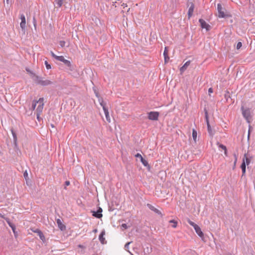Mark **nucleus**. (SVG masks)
I'll return each mask as SVG.
<instances>
[{"mask_svg": "<svg viewBox=\"0 0 255 255\" xmlns=\"http://www.w3.org/2000/svg\"><path fill=\"white\" fill-rule=\"evenodd\" d=\"M44 106V99L40 98L37 101H33L30 109L32 111L36 110V113L41 114Z\"/></svg>", "mask_w": 255, "mask_h": 255, "instance_id": "obj_1", "label": "nucleus"}, {"mask_svg": "<svg viewBox=\"0 0 255 255\" xmlns=\"http://www.w3.org/2000/svg\"><path fill=\"white\" fill-rule=\"evenodd\" d=\"M32 78L34 81L37 84L40 85L41 86H48L52 84V81L48 79H44L43 78L36 75H33Z\"/></svg>", "mask_w": 255, "mask_h": 255, "instance_id": "obj_2", "label": "nucleus"}, {"mask_svg": "<svg viewBox=\"0 0 255 255\" xmlns=\"http://www.w3.org/2000/svg\"><path fill=\"white\" fill-rule=\"evenodd\" d=\"M217 10L219 18H226L231 16L229 14L224 10L221 3L217 4Z\"/></svg>", "mask_w": 255, "mask_h": 255, "instance_id": "obj_3", "label": "nucleus"}, {"mask_svg": "<svg viewBox=\"0 0 255 255\" xmlns=\"http://www.w3.org/2000/svg\"><path fill=\"white\" fill-rule=\"evenodd\" d=\"M242 114L248 123H250L252 120L251 111L249 108L245 109L242 107Z\"/></svg>", "mask_w": 255, "mask_h": 255, "instance_id": "obj_4", "label": "nucleus"}, {"mask_svg": "<svg viewBox=\"0 0 255 255\" xmlns=\"http://www.w3.org/2000/svg\"><path fill=\"white\" fill-rule=\"evenodd\" d=\"M159 117V113L157 112H150L148 113V118L152 121H156Z\"/></svg>", "mask_w": 255, "mask_h": 255, "instance_id": "obj_5", "label": "nucleus"}, {"mask_svg": "<svg viewBox=\"0 0 255 255\" xmlns=\"http://www.w3.org/2000/svg\"><path fill=\"white\" fill-rule=\"evenodd\" d=\"M199 22H200L201 27L202 28H205L207 31H209L210 29V25L206 23V21L203 19H200L199 20Z\"/></svg>", "mask_w": 255, "mask_h": 255, "instance_id": "obj_6", "label": "nucleus"}, {"mask_svg": "<svg viewBox=\"0 0 255 255\" xmlns=\"http://www.w3.org/2000/svg\"><path fill=\"white\" fill-rule=\"evenodd\" d=\"M102 209L101 208L99 207L97 212L93 211L92 212V215L97 218H101L102 217Z\"/></svg>", "mask_w": 255, "mask_h": 255, "instance_id": "obj_7", "label": "nucleus"}, {"mask_svg": "<svg viewBox=\"0 0 255 255\" xmlns=\"http://www.w3.org/2000/svg\"><path fill=\"white\" fill-rule=\"evenodd\" d=\"M20 19L21 21L20 23V26L22 29H24L25 28L26 20L24 14H22L20 15Z\"/></svg>", "mask_w": 255, "mask_h": 255, "instance_id": "obj_8", "label": "nucleus"}, {"mask_svg": "<svg viewBox=\"0 0 255 255\" xmlns=\"http://www.w3.org/2000/svg\"><path fill=\"white\" fill-rule=\"evenodd\" d=\"M147 206L151 210L153 211L156 214L160 215L161 216H162V214L161 212L158 209H156L154 206H153L152 205H151L150 204H147Z\"/></svg>", "mask_w": 255, "mask_h": 255, "instance_id": "obj_9", "label": "nucleus"}, {"mask_svg": "<svg viewBox=\"0 0 255 255\" xmlns=\"http://www.w3.org/2000/svg\"><path fill=\"white\" fill-rule=\"evenodd\" d=\"M135 156L137 158H139L140 160V161L141 162V163L143 164V165L145 166H147L148 165V162L145 160L144 159H143V158L142 157V156H141V155L139 153H137Z\"/></svg>", "mask_w": 255, "mask_h": 255, "instance_id": "obj_10", "label": "nucleus"}, {"mask_svg": "<svg viewBox=\"0 0 255 255\" xmlns=\"http://www.w3.org/2000/svg\"><path fill=\"white\" fill-rule=\"evenodd\" d=\"M205 118L206 121L207 125V128H208V131L210 134H211L212 130L209 124V119H208V113L207 111L205 112Z\"/></svg>", "mask_w": 255, "mask_h": 255, "instance_id": "obj_11", "label": "nucleus"}, {"mask_svg": "<svg viewBox=\"0 0 255 255\" xmlns=\"http://www.w3.org/2000/svg\"><path fill=\"white\" fill-rule=\"evenodd\" d=\"M194 5L193 3H192L191 6H190V7L189 8L188 11V18H190L192 16L193 11H194Z\"/></svg>", "mask_w": 255, "mask_h": 255, "instance_id": "obj_12", "label": "nucleus"}, {"mask_svg": "<svg viewBox=\"0 0 255 255\" xmlns=\"http://www.w3.org/2000/svg\"><path fill=\"white\" fill-rule=\"evenodd\" d=\"M56 222L57 223L58 227L61 231H64L65 230V229H66L65 226L62 224L61 221L59 219H58L56 220Z\"/></svg>", "mask_w": 255, "mask_h": 255, "instance_id": "obj_13", "label": "nucleus"}, {"mask_svg": "<svg viewBox=\"0 0 255 255\" xmlns=\"http://www.w3.org/2000/svg\"><path fill=\"white\" fill-rule=\"evenodd\" d=\"M195 231L197 234L201 238H203L204 237V234L203 232L201 231V228L199 226L196 227V228H195Z\"/></svg>", "mask_w": 255, "mask_h": 255, "instance_id": "obj_14", "label": "nucleus"}, {"mask_svg": "<svg viewBox=\"0 0 255 255\" xmlns=\"http://www.w3.org/2000/svg\"><path fill=\"white\" fill-rule=\"evenodd\" d=\"M190 64V61H187L182 67H181L180 69V71L181 72H183L187 68L188 66Z\"/></svg>", "mask_w": 255, "mask_h": 255, "instance_id": "obj_15", "label": "nucleus"}, {"mask_svg": "<svg viewBox=\"0 0 255 255\" xmlns=\"http://www.w3.org/2000/svg\"><path fill=\"white\" fill-rule=\"evenodd\" d=\"M104 235H105V232L102 231L101 232V233L100 234V235L99 236V238L100 241L101 242V243L102 244H104L106 243L105 239L104 238Z\"/></svg>", "mask_w": 255, "mask_h": 255, "instance_id": "obj_16", "label": "nucleus"}, {"mask_svg": "<svg viewBox=\"0 0 255 255\" xmlns=\"http://www.w3.org/2000/svg\"><path fill=\"white\" fill-rule=\"evenodd\" d=\"M99 102L100 105L102 107L104 111H105V109H108L107 107H106V104L104 102L102 98H99Z\"/></svg>", "mask_w": 255, "mask_h": 255, "instance_id": "obj_17", "label": "nucleus"}, {"mask_svg": "<svg viewBox=\"0 0 255 255\" xmlns=\"http://www.w3.org/2000/svg\"><path fill=\"white\" fill-rule=\"evenodd\" d=\"M104 113H105V115L107 121L109 123H110L111 122V119H110V117L108 109H105Z\"/></svg>", "mask_w": 255, "mask_h": 255, "instance_id": "obj_18", "label": "nucleus"}, {"mask_svg": "<svg viewBox=\"0 0 255 255\" xmlns=\"http://www.w3.org/2000/svg\"><path fill=\"white\" fill-rule=\"evenodd\" d=\"M66 66L69 68L70 70H72V65L71 62L69 60L65 59L63 62Z\"/></svg>", "mask_w": 255, "mask_h": 255, "instance_id": "obj_19", "label": "nucleus"}, {"mask_svg": "<svg viewBox=\"0 0 255 255\" xmlns=\"http://www.w3.org/2000/svg\"><path fill=\"white\" fill-rule=\"evenodd\" d=\"M241 168L242 170L243 174L244 175L246 172V163L245 161V159H243V161L241 164Z\"/></svg>", "mask_w": 255, "mask_h": 255, "instance_id": "obj_20", "label": "nucleus"}, {"mask_svg": "<svg viewBox=\"0 0 255 255\" xmlns=\"http://www.w3.org/2000/svg\"><path fill=\"white\" fill-rule=\"evenodd\" d=\"M192 137L194 141L196 142L197 141V132L195 129H192Z\"/></svg>", "mask_w": 255, "mask_h": 255, "instance_id": "obj_21", "label": "nucleus"}, {"mask_svg": "<svg viewBox=\"0 0 255 255\" xmlns=\"http://www.w3.org/2000/svg\"><path fill=\"white\" fill-rule=\"evenodd\" d=\"M187 221L188 223L194 228V229H195V228H196V227L199 226L197 224L194 223L193 222L191 221L189 219H188Z\"/></svg>", "mask_w": 255, "mask_h": 255, "instance_id": "obj_22", "label": "nucleus"}, {"mask_svg": "<svg viewBox=\"0 0 255 255\" xmlns=\"http://www.w3.org/2000/svg\"><path fill=\"white\" fill-rule=\"evenodd\" d=\"M187 221L188 223L194 228V229H195V228H196V227L199 226L197 224L194 223L193 222L191 221L189 219H188Z\"/></svg>", "mask_w": 255, "mask_h": 255, "instance_id": "obj_23", "label": "nucleus"}, {"mask_svg": "<svg viewBox=\"0 0 255 255\" xmlns=\"http://www.w3.org/2000/svg\"><path fill=\"white\" fill-rule=\"evenodd\" d=\"M187 221L188 223L194 228V229H195V228H196V227L199 226L197 224L194 223L193 222L191 221L189 219H188Z\"/></svg>", "mask_w": 255, "mask_h": 255, "instance_id": "obj_24", "label": "nucleus"}, {"mask_svg": "<svg viewBox=\"0 0 255 255\" xmlns=\"http://www.w3.org/2000/svg\"><path fill=\"white\" fill-rule=\"evenodd\" d=\"M63 1L64 0H55L56 4L58 7H60L62 5Z\"/></svg>", "mask_w": 255, "mask_h": 255, "instance_id": "obj_25", "label": "nucleus"}, {"mask_svg": "<svg viewBox=\"0 0 255 255\" xmlns=\"http://www.w3.org/2000/svg\"><path fill=\"white\" fill-rule=\"evenodd\" d=\"M170 223H171L172 224V227L173 228H176L177 227V222L175 220H170L169 222Z\"/></svg>", "mask_w": 255, "mask_h": 255, "instance_id": "obj_26", "label": "nucleus"}, {"mask_svg": "<svg viewBox=\"0 0 255 255\" xmlns=\"http://www.w3.org/2000/svg\"><path fill=\"white\" fill-rule=\"evenodd\" d=\"M37 235L39 236L40 240H41L43 242L45 241V237L42 232H39V234Z\"/></svg>", "mask_w": 255, "mask_h": 255, "instance_id": "obj_27", "label": "nucleus"}, {"mask_svg": "<svg viewBox=\"0 0 255 255\" xmlns=\"http://www.w3.org/2000/svg\"><path fill=\"white\" fill-rule=\"evenodd\" d=\"M219 147L220 148H222V149L224 150L225 154L226 155H227V150L226 147L225 145H224L223 144H219Z\"/></svg>", "mask_w": 255, "mask_h": 255, "instance_id": "obj_28", "label": "nucleus"}, {"mask_svg": "<svg viewBox=\"0 0 255 255\" xmlns=\"http://www.w3.org/2000/svg\"><path fill=\"white\" fill-rule=\"evenodd\" d=\"M56 59L62 62H64V60H65L64 56H57Z\"/></svg>", "mask_w": 255, "mask_h": 255, "instance_id": "obj_29", "label": "nucleus"}, {"mask_svg": "<svg viewBox=\"0 0 255 255\" xmlns=\"http://www.w3.org/2000/svg\"><path fill=\"white\" fill-rule=\"evenodd\" d=\"M45 65L47 69L49 70L51 68V65L48 63L47 61H45L44 62Z\"/></svg>", "mask_w": 255, "mask_h": 255, "instance_id": "obj_30", "label": "nucleus"}, {"mask_svg": "<svg viewBox=\"0 0 255 255\" xmlns=\"http://www.w3.org/2000/svg\"><path fill=\"white\" fill-rule=\"evenodd\" d=\"M242 46V43L241 42H238L237 44L236 48L237 49H240Z\"/></svg>", "mask_w": 255, "mask_h": 255, "instance_id": "obj_31", "label": "nucleus"}, {"mask_svg": "<svg viewBox=\"0 0 255 255\" xmlns=\"http://www.w3.org/2000/svg\"><path fill=\"white\" fill-rule=\"evenodd\" d=\"M245 157H246L245 160V163L249 165L250 163V159L246 156V154L245 155Z\"/></svg>", "mask_w": 255, "mask_h": 255, "instance_id": "obj_32", "label": "nucleus"}, {"mask_svg": "<svg viewBox=\"0 0 255 255\" xmlns=\"http://www.w3.org/2000/svg\"><path fill=\"white\" fill-rule=\"evenodd\" d=\"M36 118L37 119V120L40 122L42 119L40 117V115L41 114L40 113H36Z\"/></svg>", "mask_w": 255, "mask_h": 255, "instance_id": "obj_33", "label": "nucleus"}, {"mask_svg": "<svg viewBox=\"0 0 255 255\" xmlns=\"http://www.w3.org/2000/svg\"><path fill=\"white\" fill-rule=\"evenodd\" d=\"M164 61L165 63H167L168 62V60L169 59V57L168 55L164 56Z\"/></svg>", "mask_w": 255, "mask_h": 255, "instance_id": "obj_34", "label": "nucleus"}, {"mask_svg": "<svg viewBox=\"0 0 255 255\" xmlns=\"http://www.w3.org/2000/svg\"><path fill=\"white\" fill-rule=\"evenodd\" d=\"M163 55L164 56L168 55V49L167 47H165L164 51L163 52Z\"/></svg>", "mask_w": 255, "mask_h": 255, "instance_id": "obj_35", "label": "nucleus"}, {"mask_svg": "<svg viewBox=\"0 0 255 255\" xmlns=\"http://www.w3.org/2000/svg\"><path fill=\"white\" fill-rule=\"evenodd\" d=\"M5 220L6 221V222L7 223V224H8V225L10 226V227H11L13 224H12L10 221H9V219H8V218H6L5 219Z\"/></svg>", "mask_w": 255, "mask_h": 255, "instance_id": "obj_36", "label": "nucleus"}, {"mask_svg": "<svg viewBox=\"0 0 255 255\" xmlns=\"http://www.w3.org/2000/svg\"><path fill=\"white\" fill-rule=\"evenodd\" d=\"M59 44H60V45L62 47H64V46H65V42L64 41H63V40L60 41L59 42Z\"/></svg>", "mask_w": 255, "mask_h": 255, "instance_id": "obj_37", "label": "nucleus"}, {"mask_svg": "<svg viewBox=\"0 0 255 255\" xmlns=\"http://www.w3.org/2000/svg\"><path fill=\"white\" fill-rule=\"evenodd\" d=\"M130 244V242L127 243L125 246V249L126 250H128L129 248V245Z\"/></svg>", "mask_w": 255, "mask_h": 255, "instance_id": "obj_38", "label": "nucleus"}, {"mask_svg": "<svg viewBox=\"0 0 255 255\" xmlns=\"http://www.w3.org/2000/svg\"><path fill=\"white\" fill-rule=\"evenodd\" d=\"M11 132H12L14 140H16V135L15 133L12 130H11Z\"/></svg>", "mask_w": 255, "mask_h": 255, "instance_id": "obj_39", "label": "nucleus"}, {"mask_svg": "<svg viewBox=\"0 0 255 255\" xmlns=\"http://www.w3.org/2000/svg\"><path fill=\"white\" fill-rule=\"evenodd\" d=\"M94 93H95V95H96V96L97 98H98L99 99V98H100V97H99V93H98V92L96 91V90L94 89Z\"/></svg>", "mask_w": 255, "mask_h": 255, "instance_id": "obj_40", "label": "nucleus"}, {"mask_svg": "<svg viewBox=\"0 0 255 255\" xmlns=\"http://www.w3.org/2000/svg\"><path fill=\"white\" fill-rule=\"evenodd\" d=\"M32 231L35 233H37V234H39V232H41L40 230L38 229H34V230H32Z\"/></svg>", "mask_w": 255, "mask_h": 255, "instance_id": "obj_41", "label": "nucleus"}, {"mask_svg": "<svg viewBox=\"0 0 255 255\" xmlns=\"http://www.w3.org/2000/svg\"><path fill=\"white\" fill-rule=\"evenodd\" d=\"M51 56L54 58L55 59H56V57H57V55H56L53 52H51Z\"/></svg>", "mask_w": 255, "mask_h": 255, "instance_id": "obj_42", "label": "nucleus"}, {"mask_svg": "<svg viewBox=\"0 0 255 255\" xmlns=\"http://www.w3.org/2000/svg\"><path fill=\"white\" fill-rule=\"evenodd\" d=\"M11 229L12 230L13 233H15V227L14 225H13L11 227H10Z\"/></svg>", "mask_w": 255, "mask_h": 255, "instance_id": "obj_43", "label": "nucleus"}, {"mask_svg": "<svg viewBox=\"0 0 255 255\" xmlns=\"http://www.w3.org/2000/svg\"><path fill=\"white\" fill-rule=\"evenodd\" d=\"M213 92L212 88H210L208 89L209 93H212Z\"/></svg>", "mask_w": 255, "mask_h": 255, "instance_id": "obj_44", "label": "nucleus"}, {"mask_svg": "<svg viewBox=\"0 0 255 255\" xmlns=\"http://www.w3.org/2000/svg\"><path fill=\"white\" fill-rule=\"evenodd\" d=\"M23 175H24V177H25V178H26L27 177V176H28V174H27V172H26V171H25V172L24 173Z\"/></svg>", "mask_w": 255, "mask_h": 255, "instance_id": "obj_45", "label": "nucleus"}, {"mask_svg": "<svg viewBox=\"0 0 255 255\" xmlns=\"http://www.w3.org/2000/svg\"><path fill=\"white\" fill-rule=\"evenodd\" d=\"M65 184L66 186H69L70 185V182L69 181H66L65 182Z\"/></svg>", "mask_w": 255, "mask_h": 255, "instance_id": "obj_46", "label": "nucleus"}, {"mask_svg": "<svg viewBox=\"0 0 255 255\" xmlns=\"http://www.w3.org/2000/svg\"><path fill=\"white\" fill-rule=\"evenodd\" d=\"M234 156L235 157V164H236V162H237V156H236V154L234 155Z\"/></svg>", "mask_w": 255, "mask_h": 255, "instance_id": "obj_47", "label": "nucleus"}, {"mask_svg": "<svg viewBox=\"0 0 255 255\" xmlns=\"http://www.w3.org/2000/svg\"><path fill=\"white\" fill-rule=\"evenodd\" d=\"M0 217L2 218H3L5 220V218L4 217V216L3 215H2L0 213Z\"/></svg>", "mask_w": 255, "mask_h": 255, "instance_id": "obj_48", "label": "nucleus"}, {"mask_svg": "<svg viewBox=\"0 0 255 255\" xmlns=\"http://www.w3.org/2000/svg\"><path fill=\"white\" fill-rule=\"evenodd\" d=\"M122 226H123V227H124V228H127V225H126V224H123V225H122Z\"/></svg>", "mask_w": 255, "mask_h": 255, "instance_id": "obj_49", "label": "nucleus"}, {"mask_svg": "<svg viewBox=\"0 0 255 255\" xmlns=\"http://www.w3.org/2000/svg\"><path fill=\"white\" fill-rule=\"evenodd\" d=\"M122 5L124 6V8H125L126 6H127V4L124 3Z\"/></svg>", "mask_w": 255, "mask_h": 255, "instance_id": "obj_50", "label": "nucleus"}, {"mask_svg": "<svg viewBox=\"0 0 255 255\" xmlns=\"http://www.w3.org/2000/svg\"><path fill=\"white\" fill-rule=\"evenodd\" d=\"M94 232H95V233L97 232V229L94 230Z\"/></svg>", "mask_w": 255, "mask_h": 255, "instance_id": "obj_51", "label": "nucleus"}, {"mask_svg": "<svg viewBox=\"0 0 255 255\" xmlns=\"http://www.w3.org/2000/svg\"><path fill=\"white\" fill-rule=\"evenodd\" d=\"M8 0H6V2H7V3H8Z\"/></svg>", "mask_w": 255, "mask_h": 255, "instance_id": "obj_52", "label": "nucleus"}]
</instances>
